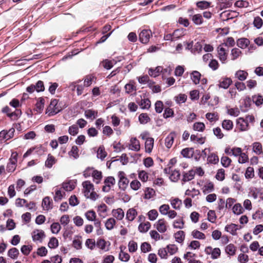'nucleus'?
Returning a JSON list of instances; mask_svg holds the SVG:
<instances>
[{"instance_id": "obj_47", "label": "nucleus", "mask_w": 263, "mask_h": 263, "mask_svg": "<svg viewBox=\"0 0 263 263\" xmlns=\"http://www.w3.org/2000/svg\"><path fill=\"white\" fill-rule=\"evenodd\" d=\"M184 225V221L183 219V217H180L174 221L173 223V227L174 228L177 229H183Z\"/></svg>"}, {"instance_id": "obj_15", "label": "nucleus", "mask_w": 263, "mask_h": 263, "mask_svg": "<svg viewBox=\"0 0 263 263\" xmlns=\"http://www.w3.org/2000/svg\"><path fill=\"white\" fill-rule=\"evenodd\" d=\"M237 125L240 130L245 131L248 129L249 123L248 120L239 118L237 120Z\"/></svg>"}, {"instance_id": "obj_29", "label": "nucleus", "mask_w": 263, "mask_h": 263, "mask_svg": "<svg viewBox=\"0 0 263 263\" xmlns=\"http://www.w3.org/2000/svg\"><path fill=\"white\" fill-rule=\"evenodd\" d=\"M137 215V211L134 208H131L128 210V211H127L126 218L128 221H132L134 220Z\"/></svg>"}, {"instance_id": "obj_42", "label": "nucleus", "mask_w": 263, "mask_h": 263, "mask_svg": "<svg viewBox=\"0 0 263 263\" xmlns=\"http://www.w3.org/2000/svg\"><path fill=\"white\" fill-rule=\"evenodd\" d=\"M116 223V221L114 218H109L106 220L105 226L107 230H111L114 228Z\"/></svg>"}, {"instance_id": "obj_59", "label": "nucleus", "mask_w": 263, "mask_h": 263, "mask_svg": "<svg viewBox=\"0 0 263 263\" xmlns=\"http://www.w3.org/2000/svg\"><path fill=\"white\" fill-rule=\"evenodd\" d=\"M194 130L198 132H203L205 129V125L202 122H195L193 127Z\"/></svg>"}, {"instance_id": "obj_4", "label": "nucleus", "mask_w": 263, "mask_h": 263, "mask_svg": "<svg viewBox=\"0 0 263 263\" xmlns=\"http://www.w3.org/2000/svg\"><path fill=\"white\" fill-rule=\"evenodd\" d=\"M152 36V32L150 30L144 29L139 34L140 41L143 44H147L150 37Z\"/></svg>"}, {"instance_id": "obj_54", "label": "nucleus", "mask_w": 263, "mask_h": 263, "mask_svg": "<svg viewBox=\"0 0 263 263\" xmlns=\"http://www.w3.org/2000/svg\"><path fill=\"white\" fill-rule=\"evenodd\" d=\"M241 51L240 49L238 48H234L232 49L231 50V60H235L237 59L241 54Z\"/></svg>"}, {"instance_id": "obj_7", "label": "nucleus", "mask_w": 263, "mask_h": 263, "mask_svg": "<svg viewBox=\"0 0 263 263\" xmlns=\"http://www.w3.org/2000/svg\"><path fill=\"white\" fill-rule=\"evenodd\" d=\"M252 99L250 97H246L242 101L240 109L242 112H247L250 108Z\"/></svg>"}, {"instance_id": "obj_33", "label": "nucleus", "mask_w": 263, "mask_h": 263, "mask_svg": "<svg viewBox=\"0 0 263 263\" xmlns=\"http://www.w3.org/2000/svg\"><path fill=\"white\" fill-rule=\"evenodd\" d=\"M224 230L226 231L230 232L232 235H235L236 234L237 225L234 223L228 224L225 227Z\"/></svg>"}, {"instance_id": "obj_64", "label": "nucleus", "mask_w": 263, "mask_h": 263, "mask_svg": "<svg viewBox=\"0 0 263 263\" xmlns=\"http://www.w3.org/2000/svg\"><path fill=\"white\" fill-rule=\"evenodd\" d=\"M243 211V208L240 203H236L233 207V212L235 214L239 215L242 213Z\"/></svg>"}, {"instance_id": "obj_45", "label": "nucleus", "mask_w": 263, "mask_h": 263, "mask_svg": "<svg viewBox=\"0 0 263 263\" xmlns=\"http://www.w3.org/2000/svg\"><path fill=\"white\" fill-rule=\"evenodd\" d=\"M19 254L18 250L16 248L10 249L8 252V255L12 259H16Z\"/></svg>"}, {"instance_id": "obj_23", "label": "nucleus", "mask_w": 263, "mask_h": 263, "mask_svg": "<svg viewBox=\"0 0 263 263\" xmlns=\"http://www.w3.org/2000/svg\"><path fill=\"white\" fill-rule=\"evenodd\" d=\"M201 77V73L196 70L193 71L191 73V79H192L194 84L196 85L200 83Z\"/></svg>"}, {"instance_id": "obj_40", "label": "nucleus", "mask_w": 263, "mask_h": 263, "mask_svg": "<svg viewBox=\"0 0 263 263\" xmlns=\"http://www.w3.org/2000/svg\"><path fill=\"white\" fill-rule=\"evenodd\" d=\"M175 238L179 243H182L185 238V233L183 231H179L175 233Z\"/></svg>"}, {"instance_id": "obj_44", "label": "nucleus", "mask_w": 263, "mask_h": 263, "mask_svg": "<svg viewBox=\"0 0 263 263\" xmlns=\"http://www.w3.org/2000/svg\"><path fill=\"white\" fill-rule=\"evenodd\" d=\"M214 184L213 182H208V183H206V184H205L203 186V187L202 188L203 193L204 194H206L209 192L213 191L214 189Z\"/></svg>"}, {"instance_id": "obj_35", "label": "nucleus", "mask_w": 263, "mask_h": 263, "mask_svg": "<svg viewBox=\"0 0 263 263\" xmlns=\"http://www.w3.org/2000/svg\"><path fill=\"white\" fill-rule=\"evenodd\" d=\"M162 69L163 68L161 66H158L154 69L151 68L148 70V74L151 77L155 78L160 74Z\"/></svg>"}, {"instance_id": "obj_56", "label": "nucleus", "mask_w": 263, "mask_h": 263, "mask_svg": "<svg viewBox=\"0 0 263 263\" xmlns=\"http://www.w3.org/2000/svg\"><path fill=\"white\" fill-rule=\"evenodd\" d=\"M192 235L194 238L199 239H204L205 238V236L204 233L195 230L192 232Z\"/></svg>"}, {"instance_id": "obj_22", "label": "nucleus", "mask_w": 263, "mask_h": 263, "mask_svg": "<svg viewBox=\"0 0 263 263\" xmlns=\"http://www.w3.org/2000/svg\"><path fill=\"white\" fill-rule=\"evenodd\" d=\"M253 151L257 155H263L262 146L259 142H255L252 144Z\"/></svg>"}, {"instance_id": "obj_52", "label": "nucleus", "mask_w": 263, "mask_h": 263, "mask_svg": "<svg viewBox=\"0 0 263 263\" xmlns=\"http://www.w3.org/2000/svg\"><path fill=\"white\" fill-rule=\"evenodd\" d=\"M85 216L87 219L89 221H94L96 219V214L93 210H89L86 212Z\"/></svg>"}, {"instance_id": "obj_37", "label": "nucleus", "mask_w": 263, "mask_h": 263, "mask_svg": "<svg viewBox=\"0 0 263 263\" xmlns=\"http://www.w3.org/2000/svg\"><path fill=\"white\" fill-rule=\"evenodd\" d=\"M151 226V224L148 221L145 223H141L138 227V229L140 232L145 233L149 230Z\"/></svg>"}, {"instance_id": "obj_50", "label": "nucleus", "mask_w": 263, "mask_h": 263, "mask_svg": "<svg viewBox=\"0 0 263 263\" xmlns=\"http://www.w3.org/2000/svg\"><path fill=\"white\" fill-rule=\"evenodd\" d=\"M107 156V153L105 151V148L103 146H100L97 151V157L98 158L103 160Z\"/></svg>"}, {"instance_id": "obj_10", "label": "nucleus", "mask_w": 263, "mask_h": 263, "mask_svg": "<svg viewBox=\"0 0 263 263\" xmlns=\"http://www.w3.org/2000/svg\"><path fill=\"white\" fill-rule=\"evenodd\" d=\"M176 137V134L175 132H172L168 135L165 139V145L167 148H170L172 147Z\"/></svg>"}, {"instance_id": "obj_13", "label": "nucleus", "mask_w": 263, "mask_h": 263, "mask_svg": "<svg viewBox=\"0 0 263 263\" xmlns=\"http://www.w3.org/2000/svg\"><path fill=\"white\" fill-rule=\"evenodd\" d=\"M166 222L164 218L159 219L156 223V228L160 233H164L167 230Z\"/></svg>"}, {"instance_id": "obj_63", "label": "nucleus", "mask_w": 263, "mask_h": 263, "mask_svg": "<svg viewBox=\"0 0 263 263\" xmlns=\"http://www.w3.org/2000/svg\"><path fill=\"white\" fill-rule=\"evenodd\" d=\"M245 175L247 179H251L253 178L254 177V171L253 167L251 166L247 167Z\"/></svg>"}, {"instance_id": "obj_1", "label": "nucleus", "mask_w": 263, "mask_h": 263, "mask_svg": "<svg viewBox=\"0 0 263 263\" xmlns=\"http://www.w3.org/2000/svg\"><path fill=\"white\" fill-rule=\"evenodd\" d=\"M58 101L59 100L57 99L51 100L46 109V113L48 114L49 116L56 115L62 109V107L58 104Z\"/></svg>"}, {"instance_id": "obj_57", "label": "nucleus", "mask_w": 263, "mask_h": 263, "mask_svg": "<svg viewBox=\"0 0 263 263\" xmlns=\"http://www.w3.org/2000/svg\"><path fill=\"white\" fill-rule=\"evenodd\" d=\"M138 177L143 182H146L148 179V174L145 171L138 172Z\"/></svg>"}, {"instance_id": "obj_5", "label": "nucleus", "mask_w": 263, "mask_h": 263, "mask_svg": "<svg viewBox=\"0 0 263 263\" xmlns=\"http://www.w3.org/2000/svg\"><path fill=\"white\" fill-rule=\"evenodd\" d=\"M105 185L102 187V190L105 192H108L110 190L111 186H112L116 183V180L114 177L109 176L106 177L104 181Z\"/></svg>"}, {"instance_id": "obj_27", "label": "nucleus", "mask_w": 263, "mask_h": 263, "mask_svg": "<svg viewBox=\"0 0 263 263\" xmlns=\"http://www.w3.org/2000/svg\"><path fill=\"white\" fill-rule=\"evenodd\" d=\"M84 115L86 118L92 120L98 117V112L97 110L89 109L85 110Z\"/></svg>"}, {"instance_id": "obj_58", "label": "nucleus", "mask_w": 263, "mask_h": 263, "mask_svg": "<svg viewBox=\"0 0 263 263\" xmlns=\"http://www.w3.org/2000/svg\"><path fill=\"white\" fill-rule=\"evenodd\" d=\"M215 178L219 181H223L225 179V171L223 168L219 169L216 174Z\"/></svg>"}, {"instance_id": "obj_49", "label": "nucleus", "mask_w": 263, "mask_h": 263, "mask_svg": "<svg viewBox=\"0 0 263 263\" xmlns=\"http://www.w3.org/2000/svg\"><path fill=\"white\" fill-rule=\"evenodd\" d=\"M171 204L174 209L179 210L182 205V201L178 198H175L171 200Z\"/></svg>"}, {"instance_id": "obj_36", "label": "nucleus", "mask_w": 263, "mask_h": 263, "mask_svg": "<svg viewBox=\"0 0 263 263\" xmlns=\"http://www.w3.org/2000/svg\"><path fill=\"white\" fill-rule=\"evenodd\" d=\"M92 177L93 178V181H95L96 183L98 184L100 182L102 178V172L97 170H95Z\"/></svg>"}, {"instance_id": "obj_2", "label": "nucleus", "mask_w": 263, "mask_h": 263, "mask_svg": "<svg viewBox=\"0 0 263 263\" xmlns=\"http://www.w3.org/2000/svg\"><path fill=\"white\" fill-rule=\"evenodd\" d=\"M2 111L6 114L7 116L10 118L11 120H17L22 115V111L18 109H15L14 111H11L9 106H6L3 108Z\"/></svg>"}, {"instance_id": "obj_39", "label": "nucleus", "mask_w": 263, "mask_h": 263, "mask_svg": "<svg viewBox=\"0 0 263 263\" xmlns=\"http://www.w3.org/2000/svg\"><path fill=\"white\" fill-rule=\"evenodd\" d=\"M125 91L127 93H130L136 90V86L134 81H130L129 83L126 84L125 86Z\"/></svg>"}, {"instance_id": "obj_25", "label": "nucleus", "mask_w": 263, "mask_h": 263, "mask_svg": "<svg viewBox=\"0 0 263 263\" xmlns=\"http://www.w3.org/2000/svg\"><path fill=\"white\" fill-rule=\"evenodd\" d=\"M154 140L153 138H147L145 143V151L147 153H150L154 146Z\"/></svg>"}, {"instance_id": "obj_24", "label": "nucleus", "mask_w": 263, "mask_h": 263, "mask_svg": "<svg viewBox=\"0 0 263 263\" xmlns=\"http://www.w3.org/2000/svg\"><path fill=\"white\" fill-rule=\"evenodd\" d=\"M194 154V149L192 147H187L183 148L181 152V154L183 156V157L187 158L192 157Z\"/></svg>"}, {"instance_id": "obj_20", "label": "nucleus", "mask_w": 263, "mask_h": 263, "mask_svg": "<svg viewBox=\"0 0 263 263\" xmlns=\"http://www.w3.org/2000/svg\"><path fill=\"white\" fill-rule=\"evenodd\" d=\"M116 63L117 61L115 60H109L108 59H105L101 62L100 65H102L105 69H110Z\"/></svg>"}, {"instance_id": "obj_30", "label": "nucleus", "mask_w": 263, "mask_h": 263, "mask_svg": "<svg viewBox=\"0 0 263 263\" xmlns=\"http://www.w3.org/2000/svg\"><path fill=\"white\" fill-rule=\"evenodd\" d=\"M251 99L258 107L260 106L263 104V96L260 94L253 95Z\"/></svg>"}, {"instance_id": "obj_32", "label": "nucleus", "mask_w": 263, "mask_h": 263, "mask_svg": "<svg viewBox=\"0 0 263 263\" xmlns=\"http://www.w3.org/2000/svg\"><path fill=\"white\" fill-rule=\"evenodd\" d=\"M250 44V41L246 38H241L237 41V45L242 48L245 49Z\"/></svg>"}, {"instance_id": "obj_31", "label": "nucleus", "mask_w": 263, "mask_h": 263, "mask_svg": "<svg viewBox=\"0 0 263 263\" xmlns=\"http://www.w3.org/2000/svg\"><path fill=\"white\" fill-rule=\"evenodd\" d=\"M235 76L239 81H245L248 76V73L244 70H239L237 71L235 74Z\"/></svg>"}, {"instance_id": "obj_19", "label": "nucleus", "mask_w": 263, "mask_h": 263, "mask_svg": "<svg viewBox=\"0 0 263 263\" xmlns=\"http://www.w3.org/2000/svg\"><path fill=\"white\" fill-rule=\"evenodd\" d=\"M129 148L132 150L138 152L140 149V144L139 141L136 138H133L130 140V144Z\"/></svg>"}, {"instance_id": "obj_46", "label": "nucleus", "mask_w": 263, "mask_h": 263, "mask_svg": "<svg viewBox=\"0 0 263 263\" xmlns=\"http://www.w3.org/2000/svg\"><path fill=\"white\" fill-rule=\"evenodd\" d=\"M207 160L209 163L216 164L219 162L218 156L214 153H211L208 157Z\"/></svg>"}, {"instance_id": "obj_34", "label": "nucleus", "mask_w": 263, "mask_h": 263, "mask_svg": "<svg viewBox=\"0 0 263 263\" xmlns=\"http://www.w3.org/2000/svg\"><path fill=\"white\" fill-rule=\"evenodd\" d=\"M211 3L206 1H201L197 2L196 4L198 8L203 10L209 8L211 6Z\"/></svg>"}, {"instance_id": "obj_53", "label": "nucleus", "mask_w": 263, "mask_h": 263, "mask_svg": "<svg viewBox=\"0 0 263 263\" xmlns=\"http://www.w3.org/2000/svg\"><path fill=\"white\" fill-rule=\"evenodd\" d=\"M107 242L104 239H99L98 240L96 245L97 246L102 250L105 251H108L109 249H106Z\"/></svg>"}, {"instance_id": "obj_26", "label": "nucleus", "mask_w": 263, "mask_h": 263, "mask_svg": "<svg viewBox=\"0 0 263 263\" xmlns=\"http://www.w3.org/2000/svg\"><path fill=\"white\" fill-rule=\"evenodd\" d=\"M112 214L114 217L119 220H122L124 216V213L123 210L121 208L112 210Z\"/></svg>"}, {"instance_id": "obj_6", "label": "nucleus", "mask_w": 263, "mask_h": 263, "mask_svg": "<svg viewBox=\"0 0 263 263\" xmlns=\"http://www.w3.org/2000/svg\"><path fill=\"white\" fill-rule=\"evenodd\" d=\"M34 151H35V153H36L37 154L42 155L44 152L43 147L41 145H39L30 147L24 154L23 158L27 157L28 156L32 154Z\"/></svg>"}, {"instance_id": "obj_62", "label": "nucleus", "mask_w": 263, "mask_h": 263, "mask_svg": "<svg viewBox=\"0 0 263 263\" xmlns=\"http://www.w3.org/2000/svg\"><path fill=\"white\" fill-rule=\"evenodd\" d=\"M129 180L127 178L119 180L118 182L119 187L120 189L124 190L127 186Z\"/></svg>"}, {"instance_id": "obj_9", "label": "nucleus", "mask_w": 263, "mask_h": 263, "mask_svg": "<svg viewBox=\"0 0 263 263\" xmlns=\"http://www.w3.org/2000/svg\"><path fill=\"white\" fill-rule=\"evenodd\" d=\"M84 188V193L86 197H88L91 191H93V185L90 181H85L82 183Z\"/></svg>"}, {"instance_id": "obj_21", "label": "nucleus", "mask_w": 263, "mask_h": 263, "mask_svg": "<svg viewBox=\"0 0 263 263\" xmlns=\"http://www.w3.org/2000/svg\"><path fill=\"white\" fill-rule=\"evenodd\" d=\"M57 160L51 154H49L47 156V159L45 161V165L46 167L50 168L52 167L53 165L57 162Z\"/></svg>"}, {"instance_id": "obj_18", "label": "nucleus", "mask_w": 263, "mask_h": 263, "mask_svg": "<svg viewBox=\"0 0 263 263\" xmlns=\"http://www.w3.org/2000/svg\"><path fill=\"white\" fill-rule=\"evenodd\" d=\"M218 6L220 10L229 8L233 4L232 0H218Z\"/></svg>"}, {"instance_id": "obj_55", "label": "nucleus", "mask_w": 263, "mask_h": 263, "mask_svg": "<svg viewBox=\"0 0 263 263\" xmlns=\"http://www.w3.org/2000/svg\"><path fill=\"white\" fill-rule=\"evenodd\" d=\"M232 162V160L227 156H223L221 158V163L224 167H228Z\"/></svg>"}, {"instance_id": "obj_16", "label": "nucleus", "mask_w": 263, "mask_h": 263, "mask_svg": "<svg viewBox=\"0 0 263 263\" xmlns=\"http://www.w3.org/2000/svg\"><path fill=\"white\" fill-rule=\"evenodd\" d=\"M195 175V171L191 170L187 172H183L182 181L185 182L193 180Z\"/></svg>"}, {"instance_id": "obj_12", "label": "nucleus", "mask_w": 263, "mask_h": 263, "mask_svg": "<svg viewBox=\"0 0 263 263\" xmlns=\"http://www.w3.org/2000/svg\"><path fill=\"white\" fill-rule=\"evenodd\" d=\"M42 206L44 210L48 211L52 209V200L48 196L45 197L42 201Z\"/></svg>"}, {"instance_id": "obj_60", "label": "nucleus", "mask_w": 263, "mask_h": 263, "mask_svg": "<svg viewBox=\"0 0 263 263\" xmlns=\"http://www.w3.org/2000/svg\"><path fill=\"white\" fill-rule=\"evenodd\" d=\"M48 246L51 249H55L59 246V241L55 237H52L50 238Z\"/></svg>"}, {"instance_id": "obj_8", "label": "nucleus", "mask_w": 263, "mask_h": 263, "mask_svg": "<svg viewBox=\"0 0 263 263\" xmlns=\"http://www.w3.org/2000/svg\"><path fill=\"white\" fill-rule=\"evenodd\" d=\"M136 103L139 104L142 109H148L151 106V101L148 98L142 99L140 98H137Z\"/></svg>"}, {"instance_id": "obj_38", "label": "nucleus", "mask_w": 263, "mask_h": 263, "mask_svg": "<svg viewBox=\"0 0 263 263\" xmlns=\"http://www.w3.org/2000/svg\"><path fill=\"white\" fill-rule=\"evenodd\" d=\"M79 149L77 146H72L71 150L68 152V155L72 156L74 159H78L79 157Z\"/></svg>"}, {"instance_id": "obj_17", "label": "nucleus", "mask_w": 263, "mask_h": 263, "mask_svg": "<svg viewBox=\"0 0 263 263\" xmlns=\"http://www.w3.org/2000/svg\"><path fill=\"white\" fill-rule=\"evenodd\" d=\"M45 236L44 232L42 230H36L35 231H34L32 233V239L33 241H42V239L43 238H44Z\"/></svg>"}, {"instance_id": "obj_43", "label": "nucleus", "mask_w": 263, "mask_h": 263, "mask_svg": "<svg viewBox=\"0 0 263 263\" xmlns=\"http://www.w3.org/2000/svg\"><path fill=\"white\" fill-rule=\"evenodd\" d=\"M222 127L224 129L230 130L233 127V122L230 120H224L222 123Z\"/></svg>"}, {"instance_id": "obj_11", "label": "nucleus", "mask_w": 263, "mask_h": 263, "mask_svg": "<svg viewBox=\"0 0 263 263\" xmlns=\"http://www.w3.org/2000/svg\"><path fill=\"white\" fill-rule=\"evenodd\" d=\"M219 87L224 89H227L230 85L232 83V80L230 78H221L219 81Z\"/></svg>"}, {"instance_id": "obj_48", "label": "nucleus", "mask_w": 263, "mask_h": 263, "mask_svg": "<svg viewBox=\"0 0 263 263\" xmlns=\"http://www.w3.org/2000/svg\"><path fill=\"white\" fill-rule=\"evenodd\" d=\"M139 120L141 124H146L150 121L151 119L146 113H142L139 116Z\"/></svg>"}, {"instance_id": "obj_3", "label": "nucleus", "mask_w": 263, "mask_h": 263, "mask_svg": "<svg viewBox=\"0 0 263 263\" xmlns=\"http://www.w3.org/2000/svg\"><path fill=\"white\" fill-rule=\"evenodd\" d=\"M164 172L166 174L170 175V178L174 182L177 181L180 178V174L179 171L176 170L173 171L172 169H171V166L165 168L164 169Z\"/></svg>"}, {"instance_id": "obj_51", "label": "nucleus", "mask_w": 263, "mask_h": 263, "mask_svg": "<svg viewBox=\"0 0 263 263\" xmlns=\"http://www.w3.org/2000/svg\"><path fill=\"white\" fill-rule=\"evenodd\" d=\"M236 251V247L232 243L228 245L226 248V252L231 256L234 255Z\"/></svg>"}, {"instance_id": "obj_41", "label": "nucleus", "mask_w": 263, "mask_h": 263, "mask_svg": "<svg viewBox=\"0 0 263 263\" xmlns=\"http://www.w3.org/2000/svg\"><path fill=\"white\" fill-rule=\"evenodd\" d=\"M192 20L197 25H199L203 23V18L200 14H196L192 15Z\"/></svg>"}, {"instance_id": "obj_14", "label": "nucleus", "mask_w": 263, "mask_h": 263, "mask_svg": "<svg viewBox=\"0 0 263 263\" xmlns=\"http://www.w3.org/2000/svg\"><path fill=\"white\" fill-rule=\"evenodd\" d=\"M218 58L222 63H224L227 59L228 53L226 50L221 46L217 48Z\"/></svg>"}, {"instance_id": "obj_28", "label": "nucleus", "mask_w": 263, "mask_h": 263, "mask_svg": "<svg viewBox=\"0 0 263 263\" xmlns=\"http://www.w3.org/2000/svg\"><path fill=\"white\" fill-rule=\"evenodd\" d=\"M72 246L77 250H80L82 247V236H76L72 241Z\"/></svg>"}, {"instance_id": "obj_61", "label": "nucleus", "mask_w": 263, "mask_h": 263, "mask_svg": "<svg viewBox=\"0 0 263 263\" xmlns=\"http://www.w3.org/2000/svg\"><path fill=\"white\" fill-rule=\"evenodd\" d=\"M79 133V128L77 125L73 124L68 128V133L73 136L77 135Z\"/></svg>"}]
</instances>
